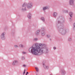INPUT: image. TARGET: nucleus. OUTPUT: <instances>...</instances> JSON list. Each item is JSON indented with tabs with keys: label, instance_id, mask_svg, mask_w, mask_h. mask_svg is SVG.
Here are the masks:
<instances>
[{
	"label": "nucleus",
	"instance_id": "obj_11",
	"mask_svg": "<svg viewBox=\"0 0 75 75\" xmlns=\"http://www.w3.org/2000/svg\"><path fill=\"white\" fill-rule=\"evenodd\" d=\"M39 46H42H42L43 45L42 44H39Z\"/></svg>",
	"mask_w": 75,
	"mask_h": 75
},
{
	"label": "nucleus",
	"instance_id": "obj_18",
	"mask_svg": "<svg viewBox=\"0 0 75 75\" xmlns=\"http://www.w3.org/2000/svg\"><path fill=\"white\" fill-rule=\"evenodd\" d=\"M25 4H24V5H23L22 6L23 7H25Z\"/></svg>",
	"mask_w": 75,
	"mask_h": 75
},
{
	"label": "nucleus",
	"instance_id": "obj_2",
	"mask_svg": "<svg viewBox=\"0 0 75 75\" xmlns=\"http://www.w3.org/2000/svg\"><path fill=\"white\" fill-rule=\"evenodd\" d=\"M69 4L71 5H73L74 4V0H70L69 1Z\"/></svg>",
	"mask_w": 75,
	"mask_h": 75
},
{
	"label": "nucleus",
	"instance_id": "obj_3",
	"mask_svg": "<svg viewBox=\"0 0 75 75\" xmlns=\"http://www.w3.org/2000/svg\"><path fill=\"white\" fill-rule=\"evenodd\" d=\"M4 33H3L2 34L1 36V38H2V39H3V38H4Z\"/></svg>",
	"mask_w": 75,
	"mask_h": 75
},
{
	"label": "nucleus",
	"instance_id": "obj_12",
	"mask_svg": "<svg viewBox=\"0 0 75 75\" xmlns=\"http://www.w3.org/2000/svg\"><path fill=\"white\" fill-rule=\"evenodd\" d=\"M20 47H23V45H20Z\"/></svg>",
	"mask_w": 75,
	"mask_h": 75
},
{
	"label": "nucleus",
	"instance_id": "obj_14",
	"mask_svg": "<svg viewBox=\"0 0 75 75\" xmlns=\"http://www.w3.org/2000/svg\"><path fill=\"white\" fill-rule=\"evenodd\" d=\"M25 69L24 71V72H23V75H24V74H25Z\"/></svg>",
	"mask_w": 75,
	"mask_h": 75
},
{
	"label": "nucleus",
	"instance_id": "obj_4",
	"mask_svg": "<svg viewBox=\"0 0 75 75\" xmlns=\"http://www.w3.org/2000/svg\"><path fill=\"white\" fill-rule=\"evenodd\" d=\"M28 18H31V14L29 13L28 15Z\"/></svg>",
	"mask_w": 75,
	"mask_h": 75
},
{
	"label": "nucleus",
	"instance_id": "obj_8",
	"mask_svg": "<svg viewBox=\"0 0 75 75\" xmlns=\"http://www.w3.org/2000/svg\"><path fill=\"white\" fill-rule=\"evenodd\" d=\"M35 69L37 72H38V71H39V69H38V68L37 67H36L35 68Z\"/></svg>",
	"mask_w": 75,
	"mask_h": 75
},
{
	"label": "nucleus",
	"instance_id": "obj_13",
	"mask_svg": "<svg viewBox=\"0 0 75 75\" xmlns=\"http://www.w3.org/2000/svg\"><path fill=\"white\" fill-rule=\"evenodd\" d=\"M44 67H45V68H48V67L47 66H44Z\"/></svg>",
	"mask_w": 75,
	"mask_h": 75
},
{
	"label": "nucleus",
	"instance_id": "obj_7",
	"mask_svg": "<svg viewBox=\"0 0 75 75\" xmlns=\"http://www.w3.org/2000/svg\"><path fill=\"white\" fill-rule=\"evenodd\" d=\"M16 62H17V61H15L13 62V65H16Z\"/></svg>",
	"mask_w": 75,
	"mask_h": 75
},
{
	"label": "nucleus",
	"instance_id": "obj_15",
	"mask_svg": "<svg viewBox=\"0 0 75 75\" xmlns=\"http://www.w3.org/2000/svg\"><path fill=\"white\" fill-rule=\"evenodd\" d=\"M23 66L24 67H27V66H26V65H25V64H24V65H23Z\"/></svg>",
	"mask_w": 75,
	"mask_h": 75
},
{
	"label": "nucleus",
	"instance_id": "obj_23",
	"mask_svg": "<svg viewBox=\"0 0 75 75\" xmlns=\"http://www.w3.org/2000/svg\"><path fill=\"white\" fill-rule=\"evenodd\" d=\"M42 35H44L43 34H42Z\"/></svg>",
	"mask_w": 75,
	"mask_h": 75
},
{
	"label": "nucleus",
	"instance_id": "obj_21",
	"mask_svg": "<svg viewBox=\"0 0 75 75\" xmlns=\"http://www.w3.org/2000/svg\"><path fill=\"white\" fill-rule=\"evenodd\" d=\"M22 59H24V57H23V58H22Z\"/></svg>",
	"mask_w": 75,
	"mask_h": 75
},
{
	"label": "nucleus",
	"instance_id": "obj_6",
	"mask_svg": "<svg viewBox=\"0 0 75 75\" xmlns=\"http://www.w3.org/2000/svg\"><path fill=\"white\" fill-rule=\"evenodd\" d=\"M53 16L54 17H56L57 16V13L55 12L54 13Z\"/></svg>",
	"mask_w": 75,
	"mask_h": 75
},
{
	"label": "nucleus",
	"instance_id": "obj_19",
	"mask_svg": "<svg viewBox=\"0 0 75 75\" xmlns=\"http://www.w3.org/2000/svg\"><path fill=\"white\" fill-rule=\"evenodd\" d=\"M23 54H26V53L25 52H23Z\"/></svg>",
	"mask_w": 75,
	"mask_h": 75
},
{
	"label": "nucleus",
	"instance_id": "obj_9",
	"mask_svg": "<svg viewBox=\"0 0 75 75\" xmlns=\"http://www.w3.org/2000/svg\"><path fill=\"white\" fill-rule=\"evenodd\" d=\"M41 19L42 20V21H44L45 20L44 18V17H42L41 18Z\"/></svg>",
	"mask_w": 75,
	"mask_h": 75
},
{
	"label": "nucleus",
	"instance_id": "obj_22",
	"mask_svg": "<svg viewBox=\"0 0 75 75\" xmlns=\"http://www.w3.org/2000/svg\"><path fill=\"white\" fill-rule=\"evenodd\" d=\"M35 40H36V41H37V38H36V39H35Z\"/></svg>",
	"mask_w": 75,
	"mask_h": 75
},
{
	"label": "nucleus",
	"instance_id": "obj_1",
	"mask_svg": "<svg viewBox=\"0 0 75 75\" xmlns=\"http://www.w3.org/2000/svg\"><path fill=\"white\" fill-rule=\"evenodd\" d=\"M29 51L34 55H38L39 53L42 54L44 53V48L40 47L38 44H35L29 48Z\"/></svg>",
	"mask_w": 75,
	"mask_h": 75
},
{
	"label": "nucleus",
	"instance_id": "obj_20",
	"mask_svg": "<svg viewBox=\"0 0 75 75\" xmlns=\"http://www.w3.org/2000/svg\"><path fill=\"white\" fill-rule=\"evenodd\" d=\"M54 50H55V49H56V47H54Z\"/></svg>",
	"mask_w": 75,
	"mask_h": 75
},
{
	"label": "nucleus",
	"instance_id": "obj_16",
	"mask_svg": "<svg viewBox=\"0 0 75 75\" xmlns=\"http://www.w3.org/2000/svg\"><path fill=\"white\" fill-rule=\"evenodd\" d=\"M15 47H16V48H17V47H18V46H17V45H15Z\"/></svg>",
	"mask_w": 75,
	"mask_h": 75
},
{
	"label": "nucleus",
	"instance_id": "obj_5",
	"mask_svg": "<svg viewBox=\"0 0 75 75\" xmlns=\"http://www.w3.org/2000/svg\"><path fill=\"white\" fill-rule=\"evenodd\" d=\"M73 14V13L72 12H70L69 13V15H70L71 17H72V15Z\"/></svg>",
	"mask_w": 75,
	"mask_h": 75
},
{
	"label": "nucleus",
	"instance_id": "obj_24",
	"mask_svg": "<svg viewBox=\"0 0 75 75\" xmlns=\"http://www.w3.org/2000/svg\"><path fill=\"white\" fill-rule=\"evenodd\" d=\"M29 7H31V6H29Z\"/></svg>",
	"mask_w": 75,
	"mask_h": 75
},
{
	"label": "nucleus",
	"instance_id": "obj_10",
	"mask_svg": "<svg viewBox=\"0 0 75 75\" xmlns=\"http://www.w3.org/2000/svg\"><path fill=\"white\" fill-rule=\"evenodd\" d=\"M46 9H47V7H44L43 8V10H45Z\"/></svg>",
	"mask_w": 75,
	"mask_h": 75
},
{
	"label": "nucleus",
	"instance_id": "obj_17",
	"mask_svg": "<svg viewBox=\"0 0 75 75\" xmlns=\"http://www.w3.org/2000/svg\"><path fill=\"white\" fill-rule=\"evenodd\" d=\"M28 74V72H27L26 73V75H27V74Z\"/></svg>",
	"mask_w": 75,
	"mask_h": 75
}]
</instances>
